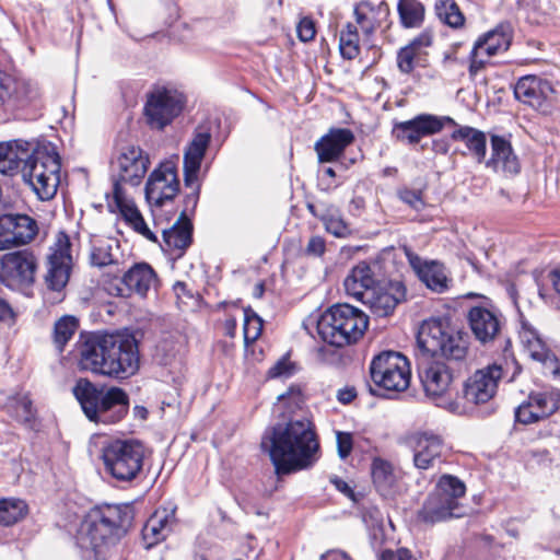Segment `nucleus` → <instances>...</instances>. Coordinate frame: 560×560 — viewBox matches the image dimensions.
Masks as SVG:
<instances>
[{
	"label": "nucleus",
	"instance_id": "3",
	"mask_svg": "<svg viewBox=\"0 0 560 560\" xmlns=\"http://www.w3.org/2000/svg\"><path fill=\"white\" fill-rule=\"evenodd\" d=\"M131 518L127 506L105 505L91 510L75 536V544L82 552V558H103L108 546L115 544L126 533Z\"/></svg>",
	"mask_w": 560,
	"mask_h": 560
},
{
	"label": "nucleus",
	"instance_id": "33",
	"mask_svg": "<svg viewBox=\"0 0 560 560\" xmlns=\"http://www.w3.org/2000/svg\"><path fill=\"white\" fill-rule=\"evenodd\" d=\"M373 483L384 498H393L400 490L398 472L393 465L382 458H375L371 466Z\"/></svg>",
	"mask_w": 560,
	"mask_h": 560
},
{
	"label": "nucleus",
	"instance_id": "55",
	"mask_svg": "<svg viewBox=\"0 0 560 560\" xmlns=\"http://www.w3.org/2000/svg\"><path fill=\"white\" fill-rule=\"evenodd\" d=\"M540 338L538 331L528 323L523 322L520 330V340L524 349Z\"/></svg>",
	"mask_w": 560,
	"mask_h": 560
},
{
	"label": "nucleus",
	"instance_id": "50",
	"mask_svg": "<svg viewBox=\"0 0 560 560\" xmlns=\"http://www.w3.org/2000/svg\"><path fill=\"white\" fill-rule=\"evenodd\" d=\"M11 213L0 215V250L14 247Z\"/></svg>",
	"mask_w": 560,
	"mask_h": 560
},
{
	"label": "nucleus",
	"instance_id": "9",
	"mask_svg": "<svg viewBox=\"0 0 560 560\" xmlns=\"http://www.w3.org/2000/svg\"><path fill=\"white\" fill-rule=\"evenodd\" d=\"M466 494V485L458 477L444 474L425 499L418 513L422 522L434 524L465 515L460 500Z\"/></svg>",
	"mask_w": 560,
	"mask_h": 560
},
{
	"label": "nucleus",
	"instance_id": "11",
	"mask_svg": "<svg viewBox=\"0 0 560 560\" xmlns=\"http://www.w3.org/2000/svg\"><path fill=\"white\" fill-rule=\"evenodd\" d=\"M370 375L373 383L388 392H402L410 382L409 362L395 351H384L371 362Z\"/></svg>",
	"mask_w": 560,
	"mask_h": 560
},
{
	"label": "nucleus",
	"instance_id": "8",
	"mask_svg": "<svg viewBox=\"0 0 560 560\" xmlns=\"http://www.w3.org/2000/svg\"><path fill=\"white\" fill-rule=\"evenodd\" d=\"M59 155L52 148L31 143V154L22 161L23 180L42 200L52 198L59 184Z\"/></svg>",
	"mask_w": 560,
	"mask_h": 560
},
{
	"label": "nucleus",
	"instance_id": "46",
	"mask_svg": "<svg viewBox=\"0 0 560 560\" xmlns=\"http://www.w3.org/2000/svg\"><path fill=\"white\" fill-rule=\"evenodd\" d=\"M8 410L18 421L31 423L34 419L32 401L27 395L12 397L8 402Z\"/></svg>",
	"mask_w": 560,
	"mask_h": 560
},
{
	"label": "nucleus",
	"instance_id": "47",
	"mask_svg": "<svg viewBox=\"0 0 560 560\" xmlns=\"http://www.w3.org/2000/svg\"><path fill=\"white\" fill-rule=\"evenodd\" d=\"M262 331V320L261 318L252 310H244V341L246 345L255 342Z\"/></svg>",
	"mask_w": 560,
	"mask_h": 560
},
{
	"label": "nucleus",
	"instance_id": "59",
	"mask_svg": "<svg viewBox=\"0 0 560 560\" xmlns=\"http://www.w3.org/2000/svg\"><path fill=\"white\" fill-rule=\"evenodd\" d=\"M432 44V36L429 33H422L416 37L408 46L412 47L418 54L422 48L429 47Z\"/></svg>",
	"mask_w": 560,
	"mask_h": 560
},
{
	"label": "nucleus",
	"instance_id": "16",
	"mask_svg": "<svg viewBox=\"0 0 560 560\" xmlns=\"http://www.w3.org/2000/svg\"><path fill=\"white\" fill-rule=\"evenodd\" d=\"M406 444L412 452V462L417 469H431L446 460L447 447L438 434L417 432L407 438Z\"/></svg>",
	"mask_w": 560,
	"mask_h": 560
},
{
	"label": "nucleus",
	"instance_id": "31",
	"mask_svg": "<svg viewBox=\"0 0 560 560\" xmlns=\"http://www.w3.org/2000/svg\"><path fill=\"white\" fill-rule=\"evenodd\" d=\"M175 522V508L158 509L148 520L142 529V536L148 547L165 539L172 530Z\"/></svg>",
	"mask_w": 560,
	"mask_h": 560
},
{
	"label": "nucleus",
	"instance_id": "52",
	"mask_svg": "<svg viewBox=\"0 0 560 560\" xmlns=\"http://www.w3.org/2000/svg\"><path fill=\"white\" fill-rule=\"evenodd\" d=\"M419 54L409 46L401 48L397 56L398 68L404 73H410L413 70V62Z\"/></svg>",
	"mask_w": 560,
	"mask_h": 560
},
{
	"label": "nucleus",
	"instance_id": "4",
	"mask_svg": "<svg viewBox=\"0 0 560 560\" xmlns=\"http://www.w3.org/2000/svg\"><path fill=\"white\" fill-rule=\"evenodd\" d=\"M445 126L455 127L454 131L451 133V139L464 142L470 154L478 163H483L486 161V133L469 126H459L448 116L420 114L412 119L396 122L394 125L393 133L399 141L416 144L422 137L438 133Z\"/></svg>",
	"mask_w": 560,
	"mask_h": 560
},
{
	"label": "nucleus",
	"instance_id": "15",
	"mask_svg": "<svg viewBox=\"0 0 560 560\" xmlns=\"http://www.w3.org/2000/svg\"><path fill=\"white\" fill-rule=\"evenodd\" d=\"M150 161L142 149L135 145L125 148L116 161V178L113 195L122 198L124 185L138 186L144 177Z\"/></svg>",
	"mask_w": 560,
	"mask_h": 560
},
{
	"label": "nucleus",
	"instance_id": "58",
	"mask_svg": "<svg viewBox=\"0 0 560 560\" xmlns=\"http://www.w3.org/2000/svg\"><path fill=\"white\" fill-rule=\"evenodd\" d=\"M325 252V241L320 236L310 238L306 246V253L314 256H320Z\"/></svg>",
	"mask_w": 560,
	"mask_h": 560
},
{
	"label": "nucleus",
	"instance_id": "23",
	"mask_svg": "<svg viewBox=\"0 0 560 560\" xmlns=\"http://www.w3.org/2000/svg\"><path fill=\"white\" fill-rule=\"evenodd\" d=\"M406 299V287L401 281L394 280L377 283L372 291L365 293L362 301L373 314L380 317L388 316L396 306Z\"/></svg>",
	"mask_w": 560,
	"mask_h": 560
},
{
	"label": "nucleus",
	"instance_id": "45",
	"mask_svg": "<svg viewBox=\"0 0 560 560\" xmlns=\"http://www.w3.org/2000/svg\"><path fill=\"white\" fill-rule=\"evenodd\" d=\"M78 328V320L73 316H63L58 319L54 328V341L59 351L72 338Z\"/></svg>",
	"mask_w": 560,
	"mask_h": 560
},
{
	"label": "nucleus",
	"instance_id": "27",
	"mask_svg": "<svg viewBox=\"0 0 560 560\" xmlns=\"http://www.w3.org/2000/svg\"><path fill=\"white\" fill-rule=\"evenodd\" d=\"M354 141L353 132L348 128H331L318 141L314 149L320 163L337 161L345 149Z\"/></svg>",
	"mask_w": 560,
	"mask_h": 560
},
{
	"label": "nucleus",
	"instance_id": "26",
	"mask_svg": "<svg viewBox=\"0 0 560 560\" xmlns=\"http://www.w3.org/2000/svg\"><path fill=\"white\" fill-rule=\"evenodd\" d=\"M402 249L409 265L415 270L419 279L425 283L429 289L441 293L448 288V278L443 265L436 261H423L407 246H404Z\"/></svg>",
	"mask_w": 560,
	"mask_h": 560
},
{
	"label": "nucleus",
	"instance_id": "14",
	"mask_svg": "<svg viewBox=\"0 0 560 560\" xmlns=\"http://www.w3.org/2000/svg\"><path fill=\"white\" fill-rule=\"evenodd\" d=\"M420 380L428 397L451 411H456V402L445 398L454 381L452 368L443 361H430L420 371Z\"/></svg>",
	"mask_w": 560,
	"mask_h": 560
},
{
	"label": "nucleus",
	"instance_id": "37",
	"mask_svg": "<svg viewBox=\"0 0 560 560\" xmlns=\"http://www.w3.org/2000/svg\"><path fill=\"white\" fill-rule=\"evenodd\" d=\"M512 40V35L508 26L500 25L499 27L489 31L477 39V45L486 55L493 57L509 49Z\"/></svg>",
	"mask_w": 560,
	"mask_h": 560
},
{
	"label": "nucleus",
	"instance_id": "43",
	"mask_svg": "<svg viewBox=\"0 0 560 560\" xmlns=\"http://www.w3.org/2000/svg\"><path fill=\"white\" fill-rule=\"evenodd\" d=\"M435 12L439 19L451 27L457 28L464 25L465 18L454 0H438Z\"/></svg>",
	"mask_w": 560,
	"mask_h": 560
},
{
	"label": "nucleus",
	"instance_id": "6",
	"mask_svg": "<svg viewBox=\"0 0 560 560\" xmlns=\"http://www.w3.org/2000/svg\"><path fill=\"white\" fill-rule=\"evenodd\" d=\"M417 346L425 354L463 361L468 353L469 336L454 327L446 317L430 318L420 326Z\"/></svg>",
	"mask_w": 560,
	"mask_h": 560
},
{
	"label": "nucleus",
	"instance_id": "51",
	"mask_svg": "<svg viewBox=\"0 0 560 560\" xmlns=\"http://www.w3.org/2000/svg\"><path fill=\"white\" fill-rule=\"evenodd\" d=\"M469 58V74L470 77H476L481 70L485 69L486 65L488 63V59L491 57L486 55V52L481 50L477 45H474Z\"/></svg>",
	"mask_w": 560,
	"mask_h": 560
},
{
	"label": "nucleus",
	"instance_id": "53",
	"mask_svg": "<svg viewBox=\"0 0 560 560\" xmlns=\"http://www.w3.org/2000/svg\"><path fill=\"white\" fill-rule=\"evenodd\" d=\"M337 450L338 455L341 458H346L350 455L353 447V438L349 432L337 431L336 432Z\"/></svg>",
	"mask_w": 560,
	"mask_h": 560
},
{
	"label": "nucleus",
	"instance_id": "63",
	"mask_svg": "<svg viewBox=\"0 0 560 560\" xmlns=\"http://www.w3.org/2000/svg\"><path fill=\"white\" fill-rule=\"evenodd\" d=\"M236 319L235 318H228L224 323V329H225V334L233 338L235 336V331H236Z\"/></svg>",
	"mask_w": 560,
	"mask_h": 560
},
{
	"label": "nucleus",
	"instance_id": "13",
	"mask_svg": "<svg viewBox=\"0 0 560 560\" xmlns=\"http://www.w3.org/2000/svg\"><path fill=\"white\" fill-rule=\"evenodd\" d=\"M37 260L28 249L7 253L0 260V281L10 289L31 285L35 280Z\"/></svg>",
	"mask_w": 560,
	"mask_h": 560
},
{
	"label": "nucleus",
	"instance_id": "57",
	"mask_svg": "<svg viewBox=\"0 0 560 560\" xmlns=\"http://www.w3.org/2000/svg\"><path fill=\"white\" fill-rule=\"evenodd\" d=\"M15 314L11 305L0 298V323L11 326L14 323Z\"/></svg>",
	"mask_w": 560,
	"mask_h": 560
},
{
	"label": "nucleus",
	"instance_id": "10",
	"mask_svg": "<svg viewBox=\"0 0 560 560\" xmlns=\"http://www.w3.org/2000/svg\"><path fill=\"white\" fill-rule=\"evenodd\" d=\"M145 448L136 440H115L103 447L105 469L119 481L133 480L142 470Z\"/></svg>",
	"mask_w": 560,
	"mask_h": 560
},
{
	"label": "nucleus",
	"instance_id": "25",
	"mask_svg": "<svg viewBox=\"0 0 560 560\" xmlns=\"http://www.w3.org/2000/svg\"><path fill=\"white\" fill-rule=\"evenodd\" d=\"M468 322L476 339L482 343L493 341L504 324L500 313L482 306H474L469 310Z\"/></svg>",
	"mask_w": 560,
	"mask_h": 560
},
{
	"label": "nucleus",
	"instance_id": "34",
	"mask_svg": "<svg viewBox=\"0 0 560 560\" xmlns=\"http://www.w3.org/2000/svg\"><path fill=\"white\" fill-rule=\"evenodd\" d=\"M90 259L95 267L119 266L122 262V253L119 242L113 237H94L92 240Z\"/></svg>",
	"mask_w": 560,
	"mask_h": 560
},
{
	"label": "nucleus",
	"instance_id": "20",
	"mask_svg": "<svg viewBox=\"0 0 560 560\" xmlns=\"http://www.w3.org/2000/svg\"><path fill=\"white\" fill-rule=\"evenodd\" d=\"M40 96L37 83L0 69V100L13 107H23Z\"/></svg>",
	"mask_w": 560,
	"mask_h": 560
},
{
	"label": "nucleus",
	"instance_id": "62",
	"mask_svg": "<svg viewBox=\"0 0 560 560\" xmlns=\"http://www.w3.org/2000/svg\"><path fill=\"white\" fill-rule=\"evenodd\" d=\"M432 150L439 154H446L450 150V143L446 140H434L432 142Z\"/></svg>",
	"mask_w": 560,
	"mask_h": 560
},
{
	"label": "nucleus",
	"instance_id": "18",
	"mask_svg": "<svg viewBox=\"0 0 560 560\" xmlns=\"http://www.w3.org/2000/svg\"><path fill=\"white\" fill-rule=\"evenodd\" d=\"M179 190L176 166L173 162H163L149 176L145 185V198L149 203L162 207L173 200Z\"/></svg>",
	"mask_w": 560,
	"mask_h": 560
},
{
	"label": "nucleus",
	"instance_id": "7",
	"mask_svg": "<svg viewBox=\"0 0 560 560\" xmlns=\"http://www.w3.org/2000/svg\"><path fill=\"white\" fill-rule=\"evenodd\" d=\"M369 325L368 316L350 304H336L317 320V332L327 343L343 347L357 342Z\"/></svg>",
	"mask_w": 560,
	"mask_h": 560
},
{
	"label": "nucleus",
	"instance_id": "22",
	"mask_svg": "<svg viewBox=\"0 0 560 560\" xmlns=\"http://www.w3.org/2000/svg\"><path fill=\"white\" fill-rule=\"evenodd\" d=\"M551 83L537 75H525L514 86V95L520 102L542 113H548L553 97Z\"/></svg>",
	"mask_w": 560,
	"mask_h": 560
},
{
	"label": "nucleus",
	"instance_id": "21",
	"mask_svg": "<svg viewBox=\"0 0 560 560\" xmlns=\"http://www.w3.org/2000/svg\"><path fill=\"white\" fill-rule=\"evenodd\" d=\"M502 377V368L493 364L476 371L464 384V398L471 404L480 405L491 400Z\"/></svg>",
	"mask_w": 560,
	"mask_h": 560
},
{
	"label": "nucleus",
	"instance_id": "1",
	"mask_svg": "<svg viewBox=\"0 0 560 560\" xmlns=\"http://www.w3.org/2000/svg\"><path fill=\"white\" fill-rule=\"evenodd\" d=\"M78 365L100 376L130 377L140 365L138 341L127 332L91 334L78 347Z\"/></svg>",
	"mask_w": 560,
	"mask_h": 560
},
{
	"label": "nucleus",
	"instance_id": "64",
	"mask_svg": "<svg viewBox=\"0 0 560 560\" xmlns=\"http://www.w3.org/2000/svg\"><path fill=\"white\" fill-rule=\"evenodd\" d=\"M550 279L555 290L557 291L558 294H560V269L553 270L550 273Z\"/></svg>",
	"mask_w": 560,
	"mask_h": 560
},
{
	"label": "nucleus",
	"instance_id": "49",
	"mask_svg": "<svg viewBox=\"0 0 560 560\" xmlns=\"http://www.w3.org/2000/svg\"><path fill=\"white\" fill-rule=\"evenodd\" d=\"M398 197L402 202L416 211H421L425 207L421 190L401 188L398 190Z\"/></svg>",
	"mask_w": 560,
	"mask_h": 560
},
{
	"label": "nucleus",
	"instance_id": "39",
	"mask_svg": "<svg viewBox=\"0 0 560 560\" xmlns=\"http://www.w3.org/2000/svg\"><path fill=\"white\" fill-rule=\"evenodd\" d=\"M11 230L14 247L30 243L37 234L38 228L34 219L26 214H12Z\"/></svg>",
	"mask_w": 560,
	"mask_h": 560
},
{
	"label": "nucleus",
	"instance_id": "32",
	"mask_svg": "<svg viewBox=\"0 0 560 560\" xmlns=\"http://www.w3.org/2000/svg\"><path fill=\"white\" fill-rule=\"evenodd\" d=\"M31 154V142L12 140L0 142V173L13 176L20 172L22 161Z\"/></svg>",
	"mask_w": 560,
	"mask_h": 560
},
{
	"label": "nucleus",
	"instance_id": "29",
	"mask_svg": "<svg viewBox=\"0 0 560 560\" xmlns=\"http://www.w3.org/2000/svg\"><path fill=\"white\" fill-rule=\"evenodd\" d=\"M210 140L209 132H197L187 145L184 152V182L186 186H192L197 182Z\"/></svg>",
	"mask_w": 560,
	"mask_h": 560
},
{
	"label": "nucleus",
	"instance_id": "12",
	"mask_svg": "<svg viewBox=\"0 0 560 560\" xmlns=\"http://www.w3.org/2000/svg\"><path fill=\"white\" fill-rule=\"evenodd\" d=\"M184 97L173 89L154 88L147 94L143 113L151 129L163 130L183 110Z\"/></svg>",
	"mask_w": 560,
	"mask_h": 560
},
{
	"label": "nucleus",
	"instance_id": "56",
	"mask_svg": "<svg viewBox=\"0 0 560 560\" xmlns=\"http://www.w3.org/2000/svg\"><path fill=\"white\" fill-rule=\"evenodd\" d=\"M292 364L287 360L278 361L273 366H271L268 371V375L270 377H281L289 376L291 374Z\"/></svg>",
	"mask_w": 560,
	"mask_h": 560
},
{
	"label": "nucleus",
	"instance_id": "44",
	"mask_svg": "<svg viewBox=\"0 0 560 560\" xmlns=\"http://www.w3.org/2000/svg\"><path fill=\"white\" fill-rule=\"evenodd\" d=\"M528 355L551 369L553 374L560 373V366L556 357L549 351L541 338L525 348Z\"/></svg>",
	"mask_w": 560,
	"mask_h": 560
},
{
	"label": "nucleus",
	"instance_id": "2",
	"mask_svg": "<svg viewBox=\"0 0 560 560\" xmlns=\"http://www.w3.org/2000/svg\"><path fill=\"white\" fill-rule=\"evenodd\" d=\"M270 455L277 475H287L308 467L319 448L312 423L307 419L278 424L261 441Z\"/></svg>",
	"mask_w": 560,
	"mask_h": 560
},
{
	"label": "nucleus",
	"instance_id": "28",
	"mask_svg": "<svg viewBox=\"0 0 560 560\" xmlns=\"http://www.w3.org/2000/svg\"><path fill=\"white\" fill-rule=\"evenodd\" d=\"M389 16V7L385 1L373 3L361 1L354 7L355 25L365 37H370Z\"/></svg>",
	"mask_w": 560,
	"mask_h": 560
},
{
	"label": "nucleus",
	"instance_id": "5",
	"mask_svg": "<svg viewBox=\"0 0 560 560\" xmlns=\"http://www.w3.org/2000/svg\"><path fill=\"white\" fill-rule=\"evenodd\" d=\"M72 393L84 415L94 422H118L129 409L128 394L117 386L105 389L97 387L88 378H80L73 386Z\"/></svg>",
	"mask_w": 560,
	"mask_h": 560
},
{
	"label": "nucleus",
	"instance_id": "41",
	"mask_svg": "<svg viewBox=\"0 0 560 560\" xmlns=\"http://www.w3.org/2000/svg\"><path fill=\"white\" fill-rule=\"evenodd\" d=\"M339 50L342 58L352 60L360 54V38L355 24L347 23L339 35Z\"/></svg>",
	"mask_w": 560,
	"mask_h": 560
},
{
	"label": "nucleus",
	"instance_id": "19",
	"mask_svg": "<svg viewBox=\"0 0 560 560\" xmlns=\"http://www.w3.org/2000/svg\"><path fill=\"white\" fill-rule=\"evenodd\" d=\"M560 395L556 390L532 392L515 409V419L523 424L545 420L559 409Z\"/></svg>",
	"mask_w": 560,
	"mask_h": 560
},
{
	"label": "nucleus",
	"instance_id": "35",
	"mask_svg": "<svg viewBox=\"0 0 560 560\" xmlns=\"http://www.w3.org/2000/svg\"><path fill=\"white\" fill-rule=\"evenodd\" d=\"M377 283L371 267L366 262H360L346 277L343 287L348 295L362 302L365 293L372 291Z\"/></svg>",
	"mask_w": 560,
	"mask_h": 560
},
{
	"label": "nucleus",
	"instance_id": "17",
	"mask_svg": "<svg viewBox=\"0 0 560 560\" xmlns=\"http://www.w3.org/2000/svg\"><path fill=\"white\" fill-rule=\"evenodd\" d=\"M158 276L147 262H138L130 267L119 281L108 282L106 290L114 296L127 298L132 293L145 296L158 285Z\"/></svg>",
	"mask_w": 560,
	"mask_h": 560
},
{
	"label": "nucleus",
	"instance_id": "48",
	"mask_svg": "<svg viewBox=\"0 0 560 560\" xmlns=\"http://www.w3.org/2000/svg\"><path fill=\"white\" fill-rule=\"evenodd\" d=\"M322 220L325 224L326 231L337 237H345L350 232L346 222L337 214H326Z\"/></svg>",
	"mask_w": 560,
	"mask_h": 560
},
{
	"label": "nucleus",
	"instance_id": "54",
	"mask_svg": "<svg viewBox=\"0 0 560 560\" xmlns=\"http://www.w3.org/2000/svg\"><path fill=\"white\" fill-rule=\"evenodd\" d=\"M298 36L302 42H310L316 34L315 24L308 18H303L296 27Z\"/></svg>",
	"mask_w": 560,
	"mask_h": 560
},
{
	"label": "nucleus",
	"instance_id": "24",
	"mask_svg": "<svg viewBox=\"0 0 560 560\" xmlns=\"http://www.w3.org/2000/svg\"><path fill=\"white\" fill-rule=\"evenodd\" d=\"M69 241L66 236L59 240L56 248H51L48 256L47 273L45 281L52 291H61L68 283L70 276L71 256L69 254Z\"/></svg>",
	"mask_w": 560,
	"mask_h": 560
},
{
	"label": "nucleus",
	"instance_id": "38",
	"mask_svg": "<svg viewBox=\"0 0 560 560\" xmlns=\"http://www.w3.org/2000/svg\"><path fill=\"white\" fill-rule=\"evenodd\" d=\"M113 197H114L115 203L119 208L121 214L129 223L132 224L135 230L140 232L148 240L154 241L155 236L147 226V224H145L140 211L137 209V207L130 200H128V198L125 195V191H122V198L118 199L115 195H113Z\"/></svg>",
	"mask_w": 560,
	"mask_h": 560
},
{
	"label": "nucleus",
	"instance_id": "61",
	"mask_svg": "<svg viewBox=\"0 0 560 560\" xmlns=\"http://www.w3.org/2000/svg\"><path fill=\"white\" fill-rule=\"evenodd\" d=\"M320 560H352L346 552L341 550H331L322 555Z\"/></svg>",
	"mask_w": 560,
	"mask_h": 560
},
{
	"label": "nucleus",
	"instance_id": "42",
	"mask_svg": "<svg viewBox=\"0 0 560 560\" xmlns=\"http://www.w3.org/2000/svg\"><path fill=\"white\" fill-rule=\"evenodd\" d=\"M27 512V505L19 499L0 500V525L10 526L22 520Z\"/></svg>",
	"mask_w": 560,
	"mask_h": 560
},
{
	"label": "nucleus",
	"instance_id": "30",
	"mask_svg": "<svg viewBox=\"0 0 560 560\" xmlns=\"http://www.w3.org/2000/svg\"><path fill=\"white\" fill-rule=\"evenodd\" d=\"M494 172L515 175L520 172V162L514 154L511 143L501 136L491 137V156L483 162Z\"/></svg>",
	"mask_w": 560,
	"mask_h": 560
},
{
	"label": "nucleus",
	"instance_id": "36",
	"mask_svg": "<svg viewBox=\"0 0 560 560\" xmlns=\"http://www.w3.org/2000/svg\"><path fill=\"white\" fill-rule=\"evenodd\" d=\"M192 224L182 211L172 228L163 231V240L168 250H177L180 256L191 243Z\"/></svg>",
	"mask_w": 560,
	"mask_h": 560
},
{
	"label": "nucleus",
	"instance_id": "60",
	"mask_svg": "<svg viewBox=\"0 0 560 560\" xmlns=\"http://www.w3.org/2000/svg\"><path fill=\"white\" fill-rule=\"evenodd\" d=\"M198 198H199V187L196 186L192 190V192L188 194L185 198V209L183 211H185V214L187 215V211H188V208L190 207L191 210H194L197 206V202H198Z\"/></svg>",
	"mask_w": 560,
	"mask_h": 560
},
{
	"label": "nucleus",
	"instance_id": "40",
	"mask_svg": "<svg viewBox=\"0 0 560 560\" xmlns=\"http://www.w3.org/2000/svg\"><path fill=\"white\" fill-rule=\"evenodd\" d=\"M397 11L401 25L411 28L421 25L425 10L423 4L418 0H399Z\"/></svg>",
	"mask_w": 560,
	"mask_h": 560
}]
</instances>
